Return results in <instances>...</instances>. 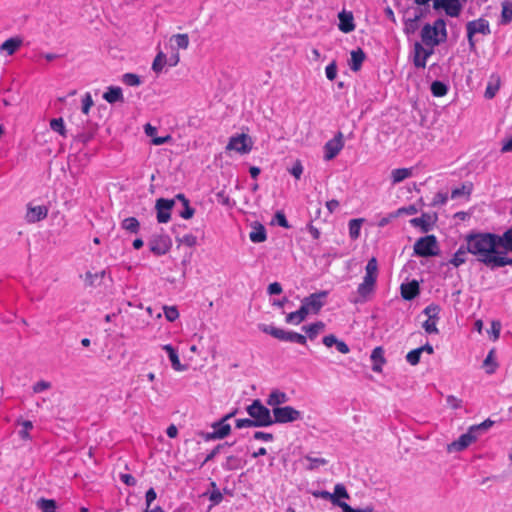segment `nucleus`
<instances>
[{
  "instance_id": "63",
  "label": "nucleus",
  "mask_w": 512,
  "mask_h": 512,
  "mask_svg": "<svg viewBox=\"0 0 512 512\" xmlns=\"http://www.w3.org/2000/svg\"><path fill=\"white\" fill-rule=\"evenodd\" d=\"M236 427L238 429H241V428H245V427H258V426L252 418H250V419L245 418V419H237Z\"/></svg>"
},
{
  "instance_id": "45",
  "label": "nucleus",
  "mask_w": 512,
  "mask_h": 512,
  "mask_svg": "<svg viewBox=\"0 0 512 512\" xmlns=\"http://www.w3.org/2000/svg\"><path fill=\"white\" fill-rule=\"evenodd\" d=\"M374 287L375 285L363 281L359 284L357 293L363 300H365L366 297L373 292Z\"/></svg>"
},
{
  "instance_id": "10",
  "label": "nucleus",
  "mask_w": 512,
  "mask_h": 512,
  "mask_svg": "<svg viewBox=\"0 0 512 512\" xmlns=\"http://www.w3.org/2000/svg\"><path fill=\"white\" fill-rule=\"evenodd\" d=\"M227 151H236L240 154H247L252 150V140L247 134L232 136L226 146Z\"/></svg>"
},
{
  "instance_id": "22",
  "label": "nucleus",
  "mask_w": 512,
  "mask_h": 512,
  "mask_svg": "<svg viewBox=\"0 0 512 512\" xmlns=\"http://www.w3.org/2000/svg\"><path fill=\"white\" fill-rule=\"evenodd\" d=\"M103 98L110 104L124 102L122 89L117 86L108 87L107 91L103 94Z\"/></svg>"
},
{
  "instance_id": "56",
  "label": "nucleus",
  "mask_w": 512,
  "mask_h": 512,
  "mask_svg": "<svg viewBox=\"0 0 512 512\" xmlns=\"http://www.w3.org/2000/svg\"><path fill=\"white\" fill-rule=\"evenodd\" d=\"M365 272L367 274H372L378 276V263L375 257H372L365 268Z\"/></svg>"
},
{
  "instance_id": "51",
  "label": "nucleus",
  "mask_w": 512,
  "mask_h": 512,
  "mask_svg": "<svg viewBox=\"0 0 512 512\" xmlns=\"http://www.w3.org/2000/svg\"><path fill=\"white\" fill-rule=\"evenodd\" d=\"M227 446H229L228 443H223V444H219L217 445L204 459V461L202 462L201 466L205 465L207 462L211 461L212 459H214V457L219 454L224 448H226Z\"/></svg>"
},
{
  "instance_id": "41",
  "label": "nucleus",
  "mask_w": 512,
  "mask_h": 512,
  "mask_svg": "<svg viewBox=\"0 0 512 512\" xmlns=\"http://www.w3.org/2000/svg\"><path fill=\"white\" fill-rule=\"evenodd\" d=\"M178 49H187L189 46V37L187 34H175L171 37Z\"/></svg>"
},
{
  "instance_id": "9",
  "label": "nucleus",
  "mask_w": 512,
  "mask_h": 512,
  "mask_svg": "<svg viewBox=\"0 0 512 512\" xmlns=\"http://www.w3.org/2000/svg\"><path fill=\"white\" fill-rule=\"evenodd\" d=\"M327 291H320L313 293L302 300V306L305 308L308 314H317L325 304L327 298Z\"/></svg>"
},
{
  "instance_id": "44",
  "label": "nucleus",
  "mask_w": 512,
  "mask_h": 512,
  "mask_svg": "<svg viewBox=\"0 0 512 512\" xmlns=\"http://www.w3.org/2000/svg\"><path fill=\"white\" fill-rule=\"evenodd\" d=\"M165 64L166 56L162 52H159L153 61L152 69L154 72L160 73L164 68Z\"/></svg>"
},
{
  "instance_id": "25",
  "label": "nucleus",
  "mask_w": 512,
  "mask_h": 512,
  "mask_svg": "<svg viewBox=\"0 0 512 512\" xmlns=\"http://www.w3.org/2000/svg\"><path fill=\"white\" fill-rule=\"evenodd\" d=\"M419 294V285L416 281L401 285V296L405 300H412Z\"/></svg>"
},
{
  "instance_id": "5",
  "label": "nucleus",
  "mask_w": 512,
  "mask_h": 512,
  "mask_svg": "<svg viewBox=\"0 0 512 512\" xmlns=\"http://www.w3.org/2000/svg\"><path fill=\"white\" fill-rule=\"evenodd\" d=\"M259 328L262 332L269 334L278 340L286 342H295L301 345L306 344V337L302 334L292 331H285L283 329L265 324L260 325Z\"/></svg>"
},
{
  "instance_id": "47",
  "label": "nucleus",
  "mask_w": 512,
  "mask_h": 512,
  "mask_svg": "<svg viewBox=\"0 0 512 512\" xmlns=\"http://www.w3.org/2000/svg\"><path fill=\"white\" fill-rule=\"evenodd\" d=\"M122 81L128 86H139L141 84L139 76L133 73L124 74Z\"/></svg>"
},
{
  "instance_id": "55",
  "label": "nucleus",
  "mask_w": 512,
  "mask_h": 512,
  "mask_svg": "<svg viewBox=\"0 0 512 512\" xmlns=\"http://www.w3.org/2000/svg\"><path fill=\"white\" fill-rule=\"evenodd\" d=\"M313 495L318 498L330 500L334 505H337V506H338V503H341V501L335 499V495H332V493H330L328 491L314 492Z\"/></svg>"
},
{
  "instance_id": "24",
  "label": "nucleus",
  "mask_w": 512,
  "mask_h": 512,
  "mask_svg": "<svg viewBox=\"0 0 512 512\" xmlns=\"http://www.w3.org/2000/svg\"><path fill=\"white\" fill-rule=\"evenodd\" d=\"M499 248L501 251L512 253V226L507 229L503 234H498Z\"/></svg>"
},
{
  "instance_id": "52",
  "label": "nucleus",
  "mask_w": 512,
  "mask_h": 512,
  "mask_svg": "<svg viewBox=\"0 0 512 512\" xmlns=\"http://www.w3.org/2000/svg\"><path fill=\"white\" fill-rule=\"evenodd\" d=\"M22 429L19 431V435L22 439H29V431L33 428V424L29 420L21 422Z\"/></svg>"
},
{
  "instance_id": "50",
  "label": "nucleus",
  "mask_w": 512,
  "mask_h": 512,
  "mask_svg": "<svg viewBox=\"0 0 512 512\" xmlns=\"http://www.w3.org/2000/svg\"><path fill=\"white\" fill-rule=\"evenodd\" d=\"M437 322L436 320H432L428 318L422 325L423 329L428 334H438L439 330L437 328Z\"/></svg>"
},
{
  "instance_id": "33",
  "label": "nucleus",
  "mask_w": 512,
  "mask_h": 512,
  "mask_svg": "<svg viewBox=\"0 0 512 512\" xmlns=\"http://www.w3.org/2000/svg\"><path fill=\"white\" fill-rule=\"evenodd\" d=\"M469 253L466 249V246H461L453 255L452 259L450 260V263L454 267H459L460 265L464 264L466 262V254Z\"/></svg>"
},
{
  "instance_id": "27",
  "label": "nucleus",
  "mask_w": 512,
  "mask_h": 512,
  "mask_svg": "<svg viewBox=\"0 0 512 512\" xmlns=\"http://www.w3.org/2000/svg\"><path fill=\"white\" fill-rule=\"evenodd\" d=\"M413 175V168H398L391 171L392 184H398Z\"/></svg>"
},
{
  "instance_id": "46",
  "label": "nucleus",
  "mask_w": 512,
  "mask_h": 512,
  "mask_svg": "<svg viewBox=\"0 0 512 512\" xmlns=\"http://www.w3.org/2000/svg\"><path fill=\"white\" fill-rule=\"evenodd\" d=\"M439 313H440V307L436 304H430L424 309V314L432 320L438 321Z\"/></svg>"
},
{
  "instance_id": "1",
  "label": "nucleus",
  "mask_w": 512,
  "mask_h": 512,
  "mask_svg": "<svg viewBox=\"0 0 512 512\" xmlns=\"http://www.w3.org/2000/svg\"><path fill=\"white\" fill-rule=\"evenodd\" d=\"M465 241L467 251L490 269L512 266V257L499 248L498 234L473 233Z\"/></svg>"
},
{
  "instance_id": "39",
  "label": "nucleus",
  "mask_w": 512,
  "mask_h": 512,
  "mask_svg": "<svg viewBox=\"0 0 512 512\" xmlns=\"http://www.w3.org/2000/svg\"><path fill=\"white\" fill-rule=\"evenodd\" d=\"M471 191H472V184L471 183L462 184L461 187H458V188H455V189L452 190L451 198L452 199H456V198H459V197H461L463 195L469 196L471 194Z\"/></svg>"
},
{
  "instance_id": "38",
  "label": "nucleus",
  "mask_w": 512,
  "mask_h": 512,
  "mask_svg": "<svg viewBox=\"0 0 512 512\" xmlns=\"http://www.w3.org/2000/svg\"><path fill=\"white\" fill-rule=\"evenodd\" d=\"M494 352V349L490 350L483 362V366L486 368L488 374L494 373L498 366L494 358Z\"/></svg>"
},
{
  "instance_id": "13",
  "label": "nucleus",
  "mask_w": 512,
  "mask_h": 512,
  "mask_svg": "<svg viewBox=\"0 0 512 512\" xmlns=\"http://www.w3.org/2000/svg\"><path fill=\"white\" fill-rule=\"evenodd\" d=\"M171 245V240L167 235L155 236L149 241L150 251L157 256L166 254Z\"/></svg>"
},
{
  "instance_id": "17",
  "label": "nucleus",
  "mask_w": 512,
  "mask_h": 512,
  "mask_svg": "<svg viewBox=\"0 0 512 512\" xmlns=\"http://www.w3.org/2000/svg\"><path fill=\"white\" fill-rule=\"evenodd\" d=\"M212 428L213 432L207 433L205 435L206 440L223 439L231 432V426L227 423V421H224L223 418L218 422L213 423Z\"/></svg>"
},
{
  "instance_id": "43",
  "label": "nucleus",
  "mask_w": 512,
  "mask_h": 512,
  "mask_svg": "<svg viewBox=\"0 0 512 512\" xmlns=\"http://www.w3.org/2000/svg\"><path fill=\"white\" fill-rule=\"evenodd\" d=\"M447 91H448L447 86L440 81H434L431 84V92L436 97H442V96L446 95Z\"/></svg>"
},
{
  "instance_id": "42",
  "label": "nucleus",
  "mask_w": 512,
  "mask_h": 512,
  "mask_svg": "<svg viewBox=\"0 0 512 512\" xmlns=\"http://www.w3.org/2000/svg\"><path fill=\"white\" fill-rule=\"evenodd\" d=\"M50 128L61 136L66 137V129L62 118L52 119L50 121Z\"/></svg>"
},
{
  "instance_id": "2",
  "label": "nucleus",
  "mask_w": 512,
  "mask_h": 512,
  "mask_svg": "<svg viewBox=\"0 0 512 512\" xmlns=\"http://www.w3.org/2000/svg\"><path fill=\"white\" fill-rule=\"evenodd\" d=\"M493 423V421L487 419L478 425H472L466 433L462 434L457 440L447 445V451L452 453L465 450L477 440L481 432L487 431Z\"/></svg>"
},
{
  "instance_id": "48",
  "label": "nucleus",
  "mask_w": 512,
  "mask_h": 512,
  "mask_svg": "<svg viewBox=\"0 0 512 512\" xmlns=\"http://www.w3.org/2000/svg\"><path fill=\"white\" fill-rule=\"evenodd\" d=\"M164 315L169 322H174L179 317L176 306H164Z\"/></svg>"
},
{
  "instance_id": "37",
  "label": "nucleus",
  "mask_w": 512,
  "mask_h": 512,
  "mask_svg": "<svg viewBox=\"0 0 512 512\" xmlns=\"http://www.w3.org/2000/svg\"><path fill=\"white\" fill-rule=\"evenodd\" d=\"M304 459L308 462V465L306 466L307 470H315L320 466H324L328 463V461L324 458L311 457L309 455L305 456Z\"/></svg>"
},
{
  "instance_id": "6",
  "label": "nucleus",
  "mask_w": 512,
  "mask_h": 512,
  "mask_svg": "<svg viewBox=\"0 0 512 512\" xmlns=\"http://www.w3.org/2000/svg\"><path fill=\"white\" fill-rule=\"evenodd\" d=\"M414 254L420 257H431L439 254V245L434 235L419 238L414 246Z\"/></svg>"
},
{
  "instance_id": "20",
  "label": "nucleus",
  "mask_w": 512,
  "mask_h": 512,
  "mask_svg": "<svg viewBox=\"0 0 512 512\" xmlns=\"http://www.w3.org/2000/svg\"><path fill=\"white\" fill-rule=\"evenodd\" d=\"M372 362H373V366H372V370L374 372H381L382 371V366L385 364L386 360L384 358V350L382 347H376L373 349L372 353H371V356H370Z\"/></svg>"
},
{
  "instance_id": "62",
  "label": "nucleus",
  "mask_w": 512,
  "mask_h": 512,
  "mask_svg": "<svg viewBox=\"0 0 512 512\" xmlns=\"http://www.w3.org/2000/svg\"><path fill=\"white\" fill-rule=\"evenodd\" d=\"M179 242L188 247H193L197 244V238L193 234H186L181 239H179Z\"/></svg>"
},
{
  "instance_id": "54",
  "label": "nucleus",
  "mask_w": 512,
  "mask_h": 512,
  "mask_svg": "<svg viewBox=\"0 0 512 512\" xmlns=\"http://www.w3.org/2000/svg\"><path fill=\"white\" fill-rule=\"evenodd\" d=\"M183 210L180 211V216L183 219H190L193 217L195 210L190 206L189 201H185V203L182 204Z\"/></svg>"
},
{
  "instance_id": "57",
  "label": "nucleus",
  "mask_w": 512,
  "mask_h": 512,
  "mask_svg": "<svg viewBox=\"0 0 512 512\" xmlns=\"http://www.w3.org/2000/svg\"><path fill=\"white\" fill-rule=\"evenodd\" d=\"M169 359L171 361L172 368L175 371H184V370H186V366L181 364L177 352L175 354L171 355L169 357Z\"/></svg>"
},
{
  "instance_id": "3",
  "label": "nucleus",
  "mask_w": 512,
  "mask_h": 512,
  "mask_svg": "<svg viewBox=\"0 0 512 512\" xmlns=\"http://www.w3.org/2000/svg\"><path fill=\"white\" fill-rule=\"evenodd\" d=\"M421 38L425 45L434 47L444 42L447 38L446 23L443 19H437L433 25L426 24L422 28Z\"/></svg>"
},
{
  "instance_id": "28",
  "label": "nucleus",
  "mask_w": 512,
  "mask_h": 512,
  "mask_svg": "<svg viewBox=\"0 0 512 512\" xmlns=\"http://www.w3.org/2000/svg\"><path fill=\"white\" fill-rule=\"evenodd\" d=\"M288 401V396L286 393L281 392L279 390H273L268 398H267V404L273 408L278 407L281 404H284Z\"/></svg>"
},
{
  "instance_id": "7",
  "label": "nucleus",
  "mask_w": 512,
  "mask_h": 512,
  "mask_svg": "<svg viewBox=\"0 0 512 512\" xmlns=\"http://www.w3.org/2000/svg\"><path fill=\"white\" fill-rule=\"evenodd\" d=\"M466 29L469 46L472 50L475 48V42L473 39L475 34L489 35L491 33L489 22L483 18L468 22Z\"/></svg>"
},
{
  "instance_id": "40",
  "label": "nucleus",
  "mask_w": 512,
  "mask_h": 512,
  "mask_svg": "<svg viewBox=\"0 0 512 512\" xmlns=\"http://www.w3.org/2000/svg\"><path fill=\"white\" fill-rule=\"evenodd\" d=\"M362 219H352L349 222V235L352 239H357L360 234V229L362 225Z\"/></svg>"
},
{
  "instance_id": "26",
  "label": "nucleus",
  "mask_w": 512,
  "mask_h": 512,
  "mask_svg": "<svg viewBox=\"0 0 512 512\" xmlns=\"http://www.w3.org/2000/svg\"><path fill=\"white\" fill-rule=\"evenodd\" d=\"M424 15L420 11L419 13L415 14L412 18H407L404 20V32L406 35H412L414 34L418 28V22L421 18H423Z\"/></svg>"
},
{
  "instance_id": "60",
  "label": "nucleus",
  "mask_w": 512,
  "mask_h": 512,
  "mask_svg": "<svg viewBox=\"0 0 512 512\" xmlns=\"http://www.w3.org/2000/svg\"><path fill=\"white\" fill-rule=\"evenodd\" d=\"M93 106V100L90 93H86L82 99V112L88 114L90 108Z\"/></svg>"
},
{
  "instance_id": "4",
  "label": "nucleus",
  "mask_w": 512,
  "mask_h": 512,
  "mask_svg": "<svg viewBox=\"0 0 512 512\" xmlns=\"http://www.w3.org/2000/svg\"><path fill=\"white\" fill-rule=\"evenodd\" d=\"M246 411L258 427H267L273 424L270 410L260 400H254L246 408Z\"/></svg>"
},
{
  "instance_id": "35",
  "label": "nucleus",
  "mask_w": 512,
  "mask_h": 512,
  "mask_svg": "<svg viewBox=\"0 0 512 512\" xmlns=\"http://www.w3.org/2000/svg\"><path fill=\"white\" fill-rule=\"evenodd\" d=\"M121 226L123 229L129 232L137 233L140 227V223L135 217H128L122 221Z\"/></svg>"
},
{
  "instance_id": "49",
  "label": "nucleus",
  "mask_w": 512,
  "mask_h": 512,
  "mask_svg": "<svg viewBox=\"0 0 512 512\" xmlns=\"http://www.w3.org/2000/svg\"><path fill=\"white\" fill-rule=\"evenodd\" d=\"M421 350L419 348L411 350L406 355V360L410 365H417L420 362Z\"/></svg>"
},
{
  "instance_id": "23",
  "label": "nucleus",
  "mask_w": 512,
  "mask_h": 512,
  "mask_svg": "<svg viewBox=\"0 0 512 512\" xmlns=\"http://www.w3.org/2000/svg\"><path fill=\"white\" fill-rule=\"evenodd\" d=\"M246 464V461L238 454L230 455L223 463V468L227 471L241 469Z\"/></svg>"
},
{
  "instance_id": "15",
  "label": "nucleus",
  "mask_w": 512,
  "mask_h": 512,
  "mask_svg": "<svg viewBox=\"0 0 512 512\" xmlns=\"http://www.w3.org/2000/svg\"><path fill=\"white\" fill-rule=\"evenodd\" d=\"M433 54V47L424 48L421 43L415 42L413 50V63L417 68H425L427 59Z\"/></svg>"
},
{
  "instance_id": "14",
  "label": "nucleus",
  "mask_w": 512,
  "mask_h": 512,
  "mask_svg": "<svg viewBox=\"0 0 512 512\" xmlns=\"http://www.w3.org/2000/svg\"><path fill=\"white\" fill-rule=\"evenodd\" d=\"M433 8L444 9L448 16L457 17L462 10V5L459 0H434Z\"/></svg>"
},
{
  "instance_id": "18",
  "label": "nucleus",
  "mask_w": 512,
  "mask_h": 512,
  "mask_svg": "<svg viewBox=\"0 0 512 512\" xmlns=\"http://www.w3.org/2000/svg\"><path fill=\"white\" fill-rule=\"evenodd\" d=\"M339 30L344 33H350L355 29L354 18L351 12L342 11L338 15Z\"/></svg>"
},
{
  "instance_id": "36",
  "label": "nucleus",
  "mask_w": 512,
  "mask_h": 512,
  "mask_svg": "<svg viewBox=\"0 0 512 512\" xmlns=\"http://www.w3.org/2000/svg\"><path fill=\"white\" fill-rule=\"evenodd\" d=\"M512 20V2L505 1L502 3L501 23L508 24Z\"/></svg>"
},
{
  "instance_id": "32",
  "label": "nucleus",
  "mask_w": 512,
  "mask_h": 512,
  "mask_svg": "<svg viewBox=\"0 0 512 512\" xmlns=\"http://www.w3.org/2000/svg\"><path fill=\"white\" fill-rule=\"evenodd\" d=\"M36 506L42 512H56L57 509L56 501L52 499L40 498L37 501Z\"/></svg>"
},
{
  "instance_id": "58",
  "label": "nucleus",
  "mask_w": 512,
  "mask_h": 512,
  "mask_svg": "<svg viewBox=\"0 0 512 512\" xmlns=\"http://www.w3.org/2000/svg\"><path fill=\"white\" fill-rule=\"evenodd\" d=\"M338 506L342 509L343 512H373V508L367 507L365 509H354L346 502L338 503Z\"/></svg>"
},
{
  "instance_id": "8",
  "label": "nucleus",
  "mask_w": 512,
  "mask_h": 512,
  "mask_svg": "<svg viewBox=\"0 0 512 512\" xmlns=\"http://www.w3.org/2000/svg\"><path fill=\"white\" fill-rule=\"evenodd\" d=\"M301 419V412L291 406L273 408L272 421L274 423H289Z\"/></svg>"
},
{
  "instance_id": "64",
  "label": "nucleus",
  "mask_w": 512,
  "mask_h": 512,
  "mask_svg": "<svg viewBox=\"0 0 512 512\" xmlns=\"http://www.w3.org/2000/svg\"><path fill=\"white\" fill-rule=\"evenodd\" d=\"M289 171L296 179H300V177L303 173V166H302L301 162L296 161Z\"/></svg>"
},
{
  "instance_id": "30",
  "label": "nucleus",
  "mask_w": 512,
  "mask_h": 512,
  "mask_svg": "<svg viewBox=\"0 0 512 512\" xmlns=\"http://www.w3.org/2000/svg\"><path fill=\"white\" fill-rule=\"evenodd\" d=\"M307 315H308L307 311L301 305L297 311L287 314L286 322L289 324L299 325L301 322H303L306 319Z\"/></svg>"
},
{
  "instance_id": "16",
  "label": "nucleus",
  "mask_w": 512,
  "mask_h": 512,
  "mask_svg": "<svg viewBox=\"0 0 512 512\" xmlns=\"http://www.w3.org/2000/svg\"><path fill=\"white\" fill-rule=\"evenodd\" d=\"M47 215L48 208L45 205L33 206L32 204H28L25 220L28 223H36L45 219Z\"/></svg>"
},
{
  "instance_id": "31",
  "label": "nucleus",
  "mask_w": 512,
  "mask_h": 512,
  "mask_svg": "<svg viewBox=\"0 0 512 512\" xmlns=\"http://www.w3.org/2000/svg\"><path fill=\"white\" fill-rule=\"evenodd\" d=\"M249 238L253 243L264 242L267 238L264 226L261 224L253 226V229L249 234Z\"/></svg>"
},
{
  "instance_id": "61",
  "label": "nucleus",
  "mask_w": 512,
  "mask_h": 512,
  "mask_svg": "<svg viewBox=\"0 0 512 512\" xmlns=\"http://www.w3.org/2000/svg\"><path fill=\"white\" fill-rule=\"evenodd\" d=\"M325 72H326V77L333 81L336 76H337V66H336V62L333 61L331 62L325 69Z\"/></svg>"
},
{
  "instance_id": "29",
  "label": "nucleus",
  "mask_w": 512,
  "mask_h": 512,
  "mask_svg": "<svg viewBox=\"0 0 512 512\" xmlns=\"http://www.w3.org/2000/svg\"><path fill=\"white\" fill-rule=\"evenodd\" d=\"M365 60V53L361 48L351 52V59L349 62L350 69L354 72L360 70L363 61Z\"/></svg>"
},
{
  "instance_id": "21",
  "label": "nucleus",
  "mask_w": 512,
  "mask_h": 512,
  "mask_svg": "<svg viewBox=\"0 0 512 512\" xmlns=\"http://www.w3.org/2000/svg\"><path fill=\"white\" fill-rule=\"evenodd\" d=\"M22 45V39L19 37H12L4 41L0 46V51L5 52L7 55H13Z\"/></svg>"
},
{
  "instance_id": "34",
  "label": "nucleus",
  "mask_w": 512,
  "mask_h": 512,
  "mask_svg": "<svg viewBox=\"0 0 512 512\" xmlns=\"http://www.w3.org/2000/svg\"><path fill=\"white\" fill-rule=\"evenodd\" d=\"M325 328V324L321 321L303 326V330L308 334L310 339H314Z\"/></svg>"
},
{
  "instance_id": "19",
  "label": "nucleus",
  "mask_w": 512,
  "mask_h": 512,
  "mask_svg": "<svg viewBox=\"0 0 512 512\" xmlns=\"http://www.w3.org/2000/svg\"><path fill=\"white\" fill-rule=\"evenodd\" d=\"M434 218L424 213L421 217L413 218L410 220V224L414 227H419L423 232H428L431 230L433 224H434Z\"/></svg>"
},
{
  "instance_id": "11",
  "label": "nucleus",
  "mask_w": 512,
  "mask_h": 512,
  "mask_svg": "<svg viewBox=\"0 0 512 512\" xmlns=\"http://www.w3.org/2000/svg\"><path fill=\"white\" fill-rule=\"evenodd\" d=\"M174 204V199L159 198L156 200L155 209L157 211V221L159 223H167L170 220V211Z\"/></svg>"
},
{
  "instance_id": "59",
  "label": "nucleus",
  "mask_w": 512,
  "mask_h": 512,
  "mask_svg": "<svg viewBox=\"0 0 512 512\" xmlns=\"http://www.w3.org/2000/svg\"><path fill=\"white\" fill-rule=\"evenodd\" d=\"M51 388V383L45 380H41L36 382L32 389L34 393H41L44 390H48Z\"/></svg>"
},
{
  "instance_id": "53",
  "label": "nucleus",
  "mask_w": 512,
  "mask_h": 512,
  "mask_svg": "<svg viewBox=\"0 0 512 512\" xmlns=\"http://www.w3.org/2000/svg\"><path fill=\"white\" fill-rule=\"evenodd\" d=\"M332 495H335V499L337 500H339V498H349V494L343 484H336L334 487V493H332Z\"/></svg>"
},
{
  "instance_id": "12",
  "label": "nucleus",
  "mask_w": 512,
  "mask_h": 512,
  "mask_svg": "<svg viewBox=\"0 0 512 512\" xmlns=\"http://www.w3.org/2000/svg\"><path fill=\"white\" fill-rule=\"evenodd\" d=\"M344 147L343 134L338 132L334 138L329 140L324 146L325 160H332Z\"/></svg>"
}]
</instances>
